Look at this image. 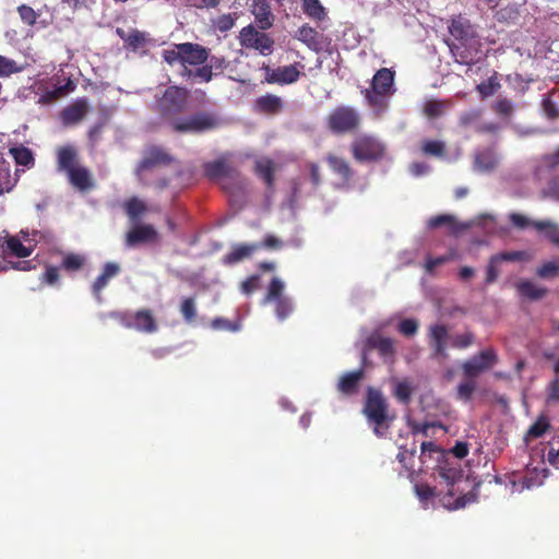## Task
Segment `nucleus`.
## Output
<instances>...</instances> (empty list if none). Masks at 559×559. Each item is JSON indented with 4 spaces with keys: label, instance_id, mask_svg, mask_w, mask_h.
Listing matches in <instances>:
<instances>
[{
    "label": "nucleus",
    "instance_id": "obj_44",
    "mask_svg": "<svg viewBox=\"0 0 559 559\" xmlns=\"http://www.w3.org/2000/svg\"><path fill=\"white\" fill-rule=\"evenodd\" d=\"M237 17V13L222 14L217 16L215 20H213V26L218 32L226 33L235 26Z\"/></svg>",
    "mask_w": 559,
    "mask_h": 559
},
{
    "label": "nucleus",
    "instance_id": "obj_42",
    "mask_svg": "<svg viewBox=\"0 0 559 559\" xmlns=\"http://www.w3.org/2000/svg\"><path fill=\"white\" fill-rule=\"evenodd\" d=\"M438 473L448 486H453L462 478V471L457 467L450 466L449 464L439 466Z\"/></svg>",
    "mask_w": 559,
    "mask_h": 559
},
{
    "label": "nucleus",
    "instance_id": "obj_35",
    "mask_svg": "<svg viewBox=\"0 0 559 559\" xmlns=\"http://www.w3.org/2000/svg\"><path fill=\"white\" fill-rule=\"evenodd\" d=\"M124 211L131 222L136 223L147 211L146 204L136 197H132L124 203Z\"/></svg>",
    "mask_w": 559,
    "mask_h": 559
},
{
    "label": "nucleus",
    "instance_id": "obj_20",
    "mask_svg": "<svg viewBox=\"0 0 559 559\" xmlns=\"http://www.w3.org/2000/svg\"><path fill=\"white\" fill-rule=\"evenodd\" d=\"M302 13L318 26L329 20V11L320 0H300Z\"/></svg>",
    "mask_w": 559,
    "mask_h": 559
},
{
    "label": "nucleus",
    "instance_id": "obj_45",
    "mask_svg": "<svg viewBox=\"0 0 559 559\" xmlns=\"http://www.w3.org/2000/svg\"><path fill=\"white\" fill-rule=\"evenodd\" d=\"M284 283L278 278L274 277L269 284L267 293L264 297V302H271L276 299L283 298Z\"/></svg>",
    "mask_w": 559,
    "mask_h": 559
},
{
    "label": "nucleus",
    "instance_id": "obj_16",
    "mask_svg": "<svg viewBox=\"0 0 559 559\" xmlns=\"http://www.w3.org/2000/svg\"><path fill=\"white\" fill-rule=\"evenodd\" d=\"M88 112V104L85 98H79L61 111V120L66 126L76 124Z\"/></svg>",
    "mask_w": 559,
    "mask_h": 559
},
{
    "label": "nucleus",
    "instance_id": "obj_14",
    "mask_svg": "<svg viewBox=\"0 0 559 559\" xmlns=\"http://www.w3.org/2000/svg\"><path fill=\"white\" fill-rule=\"evenodd\" d=\"M182 68L198 67L207 62L210 50L200 44L181 43Z\"/></svg>",
    "mask_w": 559,
    "mask_h": 559
},
{
    "label": "nucleus",
    "instance_id": "obj_10",
    "mask_svg": "<svg viewBox=\"0 0 559 559\" xmlns=\"http://www.w3.org/2000/svg\"><path fill=\"white\" fill-rule=\"evenodd\" d=\"M159 235L155 227L150 224H134L124 236V245L128 248H135L141 245L155 243Z\"/></svg>",
    "mask_w": 559,
    "mask_h": 559
},
{
    "label": "nucleus",
    "instance_id": "obj_32",
    "mask_svg": "<svg viewBox=\"0 0 559 559\" xmlns=\"http://www.w3.org/2000/svg\"><path fill=\"white\" fill-rule=\"evenodd\" d=\"M58 167L60 170H64L67 173L70 169L78 167L76 163V151L72 146H62L58 150Z\"/></svg>",
    "mask_w": 559,
    "mask_h": 559
},
{
    "label": "nucleus",
    "instance_id": "obj_5",
    "mask_svg": "<svg viewBox=\"0 0 559 559\" xmlns=\"http://www.w3.org/2000/svg\"><path fill=\"white\" fill-rule=\"evenodd\" d=\"M350 152L359 163L379 162L385 156L386 146L374 135L360 134L352 142Z\"/></svg>",
    "mask_w": 559,
    "mask_h": 559
},
{
    "label": "nucleus",
    "instance_id": "obj_25",
    "mask_svg": "<svg viewBox=\"0 0 559 559\" xmlns=\"http://www.w3.org/2000/svg\"><path fill=\"white\" fill-rule=\"evenodd\" d=\"M442 226H447L452 234L456 235L467 229L469 225L456 222L455 217L450 214H440L437 216H432L428 221V227L431 229L440 228Z\"/></svg>",
    "mask_w": 559,
    "mask_h": 559
},
{
    "label": "nucleus",
    "instance_id": "obj_18",
    "mask_svg": "<svg viewBox=\"0 0 559 559\" xmlns=\"http://www.w3.org/2000/svg\"><path fill=\"white\" fill-rule=\"evenodd\" d=\"M395 72L389 68H381L376 72L372 79L371 88L377 93H386L392 95L394 88Z\"/></svg>",
    "mask_w": 559,
    "mask_h": 559
},
{
    "label": "nucleus",
    "instance_id": "obj_48",
    "mask_svg": "<svg viewBox=\"0 0 559 559\" xmlns=\"http://www.w3.org/2000/svg\"><path fill=\"white\" fill-rule=\"evenodd\" d=\"M162 57L166 63L169 66H174L175 63H180L182 67V50L181 44H175L170 49H164L162 51Z\"/></svg>",
    "mask_w": 559,
    "mask_h": 559
},
{
    "label": "nucleus",
    "instance_id": "obj_29",
    "mask_svg": "<svg viewBox=\"0 0 559 559\" xmlns=\"http://www.w3.org/2000/svg\"><path fill=\"white\" fill-rule=\"evenodd\" d=\"M448 338V329L444 325L436 324L430 328V344L436 356L445 355V341Z\"/></svg>",
    "mask_w": 559,
    "mask_h": 559
},
{
    "label": "nucleus",
    "instance_id": "obj_57",
    "mask_svg": "<svg viewBox=\"0 0 559 559\" xmlns=\"http://www.w3.org/2000/svg\"><path fill=\"white\" fill-rule=\"evenodd\" d=\"M474 338L475 336L472 332L459 334L453 338V346L460 349L467 348L474 343Z\"/></svg>",
    "mask_w": 559,
    "mask_h": 559
},
{
    "label": "nucleus",
    "instance_id": "obj_36",
    "mask_svg": "<svg viewBox=\"0 0 559 559\" xmlns=\"http://www.w3.org/2000/svg\"><path fill=\"white\" fill-rule=\"evenodd\" d=\"M86 263L83 254L68 252L63 254L60 267L69 273L80 271Z\"/></svg>",
    "mask_w": 559,
    "mask_h": 559
},
{
    "label": "nucleus",
    "instance_id": "obj_40",
    "mask_svg": "<svg viewBox=\"0 0 559 559\" xmlns=\"http://www.w3.org/2000/svg\"><path fill=\"white\" fill-rule=\"evenodd\" d=\"M413 390L409 381L402 380L396 382L393 394L401 403L408 405L412 400Z\"/></svg>",
    "mask_w": 559,
    "mask_h": 559
},
{
    "label": "nucleus",
    "instance_id": "obj_64",
    "mask_svg": "<svg viewBox=\"0 0 559 559\" xmlns=\"http://www.w3.org/2000/svg\"><path fill=\"white\" fill-rule=\"evenodd\" d=\"M415 491L421 501H427L435 497V489L425 484L416 485Z\"/></svg>",
    "mask_w": 559,
    "mask_h": 559
},
{
    "label": "nucleus",
    "instance_id": "obj_47",
    "mask_svg": "<svg viewBox=\"0 0 559 559\" xmlns=\"http://www.w3.org/2000/svg\"><path fill=\"white\" fill-rule=\"evenodd\" d=\"M476 390L475 379H467L461 382L456 389L457 399L468 402L472 400L473 393Z\"/></svg>",
    "mask_w": 559,
    "mask_h": 559
},
{
    "label": "nucleus",
    "instance_id": "obj_39",
    "mask_svg": "<svg viewBox=\"0 0 559 559\" xmlns=\"http://www.w3.org/2000/svg\"><path fill=\"white\" fill-rule=\"evenodd\" d=\"M533 227L539 231H545L547 239L559 246V227L548 221H536L533 222Z\"/></svg>",
    "mask_w": 559,
    "mask_h": 559
},
{
    "label": "nucleus",
    "instance_id": "obj_12",
    "mask_svg": "<svg viewBox=\"0 0 559 559\" xmlns=\"http://www.w3.org/2000/svg\"><path fill=\"white\" fill-rule=\"evenodd\" d=\"M366 347L367 349H376L385 362L393 364L395 361V342L390 337L373 333L367 337Z\"/></svg>",
    "mask_w": 559,
    "mask_h": 559
},
{
    "label": "nucleus",
    "instance_id": "obj_50",
    "mask_svg": "<svg viewBox=\"0 0 559 559\" xmlns=\"http://www.w3.org/2000/svg\"><path fill=\"white\" fill-rule=\"evenodd\" d=\"M22 68L16 64V62L12 59H9L4 56H0V76H9L13 73L21 72Z\"/></svg>",
    "mask_w": 559,
    "mask_h": 559
},
{
    "label": "nucleus",
    "instance_id": "obj_13",
    "mask_svg": "<svg viewBox=\"0 0 559 559\" xmlns=\"http://www.w3.org/2000/svg\"><path fill=\"white\" fill-rule=\"evenodd\" d=\"M250 12L260 31H267L274 25L275 15L267 0H252Z\"/></svg>",
    "mask_w": 559,
    "mask_h": 559
},
{
    "label": "nucleus",
    "instance_id": "obj_7",
    "mask_svg": "<svg viewBox=\"0 0 559 559\" xmlns=\"http://www.w3.org/2000/svg\"><path fill=\"white\" fill-rule=\"evenodd\" d=\"M360 124L359 114L349 106H338L328 117L329 129L337 134L356 130Z\"/></svg>",
    "mask_w": 559,
    "mask_h": 559
},
{
    "label": "nucleus",
    "instance_id": "obj_19",
    "mask_svg": "<svg viewBox=\"0 0 559 559\" xmlns=\"http://www.w3.org/2000/svg\"><path fill=\"white\" fill-rule=\"evenodd\" d=\"M121 271L117 262H106L102 273L95 278L92 284L93 295L99 299L102 290L108 285L109 281L117 276Z\"/></svg>",
    "mask_w": 559,
    "mask_h": 559
},
{
    "label": "nucleus",
    "instance_id": "obj_15",
    "mask_svg": "<svg viewBox=\"0 0 559 559\" xmlns=\"http://www.w3.org/2000/svg\"><path fill=\"white\" fill-rule=\"evenodd\" d=\"M132 329L146 334H153L158 331V323L153 311L150 309H140L133 312Z\"/></svg>",
    "mask_w": 559,
    "mask_h": 559
},
{
    "label": "nucleus",
    "instance_id": "obj_23",
    "mask_svg": "<svg viewBox=\"0 0 559 559\" xmlns=\"http://www.w3.org/2000/svg\"><path fill=\"white\" fill-rule=\"evenodd\" d=\"M261 248L260 243H240L231 248L230 252L224 255V264H236L245 259L250 258L254 251Z\"/></svg>",
    "mask_w": 559,
    "mask_h": 559
},
{
    "label": "nucleus",
    "instance_id": "obj_28",
    "mask_svg": "<svg viewBox=\"0 0 559 559\" xmlns=\"http://www.w3.org/2000/svg\"><path fill=\"white\" fill-rule=\"evenodd\" d=\"M295 37L304 43L309 49L319 50L320 48L321 36L319 32L307 23L297 29Z\"/></svg>",
    "mask_w": 559,
    "mask_h": 559
},
{
    "label": "nucleus",
    "instance_id": "obj_53",
    "mask_svg": "<svg viewBox=\"0 0 559 559\" xmlns=\"http://www.w3.org/2000/svg\"><path fill=\"white\" fill-rule=\"evenodd\" d=\"M17 12L21 20L28 26H33L36 23L37 14L34 9L26 4L17 7Z\"/></svg>",
    "mask_w": 559,
    "mask_h": 559
},
{
    "label": "nucleus",
    "instance_id": "obj_55",
    "mask_svg": "<svg viewBox=\"0 0 559 559\" xmlns=\"http://www.w3.org/2000/svg\"><path fill=\"white\" fill-rule=\"evenodd\" d=\"M420 460L423 463H426L427 457H431L432 454H442L441 449L431 441H424L420 445Z\"/></svg>",
    "mask_w": 559,
    "mask_h": 559
},
{
    "label": "nucleus",
    "instance_id": "obj_37",
    "mask_svg": "<svg viewBox=\"0 0 559 559\" xmlns=\"http://www.w3.org/2000/svg\"><path fill=\"white\" fill-rule=\"evenodd\" d=\"M9 152L17 165L25 167L34 166L35 158L33 152L28 147L24 145L14 146L11 147Z\"/></svg>",
    "mask_w": 559,
    "mask_h": 559
},
{
    "label": "nucleus",
    "instance_id": "obj_54",
    "mask_svg": "<svg viewBox=\"0 0 559 559\" xmlns=\"http://www.w3.org/2000/svg\"><path fill=\"white\" fill-rule=\"evenodd\" d=\"M397 330L405 336H413L418 331V323L414 319H404L399 323Z\"/></svg>",
    "mask_w": 559,
    "mask_h": 559
},
{
    "label": "nucleus",
    "instance_id": "obj_30",
    "mask_svg": "<svg viewBox=\"0 0 559 559\" xmlns=\"http://www.w3.org/2000/svg\"><path fill=\"white\" fill-rule=\"evenodd\" d=\"M365 98L368 105L374 110L377 116H381L389 107V97L390 94L386 93H377L373 90H365L364 91Z\"/></svg>",
    "mask_w": 559,
    "mask_h": 559
},
{
    "label": "nucleus",
    "instance_id": "obj_34",
    "mask_svg": "<svg viewBox=\"0 0 559 559\" xmlns=\"http://www.w3.org/2000/svg\"><path fill=\"white\" fill-rule=\"evenodd\" d=\"M549 428L550 424L548 418L545 416L538 417L537 420L534 421L527 429L524 441L528 443L532 440L543 437Z\"/></svg>",
    "mask_w": 559,
    "mask_h": 559
},
{
    "label": "nucleus",
    "instance_id": "obj_3",
    "mask_svg": "<svg viewBox=\"0 0 559 559\" xmlns=\"http://www.w3.org/2000/svg\"><path fill=\"white\" fill-rule=\"evenodd\" d=\"M175 162L176 157L167 148L151 144L143 150L142 157L135 166L134 175L141 185L153 186L162 190L169 186V179L162 177L151 181L150 174L156 168L170 166Z\"/></svg>",
    "mask_w": 559,
    "mask_h": 559
},
{
    "label": "nucleus",
    "instance_id": "obj_2",
    "mask_svg": "<svg viewBox=\"0 0 559 559\" xmlns=\"http://www.w3.org/2000/svg\"><path fill=\"white\" fill-rule=\"evenodd\" d=\"M448 29L452 38L445 39V44L454 61L465 66L477 63L481 44L472 22L457 14L449 21Z\"/></svg>",
    "mask_w": 559,
    "mask_h": 559
},
{
    "label": "nucleus",
    "instance_id": "obj_27",
    "mask_svg": "<svg viewBox=\"0 0 559 559\" xmlns=\"http://www.w3.org/2000/svg\"><path fill=\"white\" fill-rule=\"evenodd\" d=\"M325 160L332 171L340 176L344 182L352 179L354 171L345 158L338 157L334 154H328L325 156Z\"/></svg>",
    "mask_w": 559,
    "mask_h": 559
},
{
    "label": "nucleus",
    "instance_id": "obj_61",
    "mask_svg": "<svg viewBox=\"0 0 559 559\" xmlns=\"http://www.w3.org/2000/svg\"><path fill=\"white\" fill-rule=\"evenodd\" d=\"M259 275H252L241 283V292L246 295L252 294L259 285Z\"/></svg>",
    "mask_w": 559,
    "mask_h": 559
},
{
    "label": "nucleus",
    "instance_id": "obj_41",
    "mask_svg": "<svg viewBox=\"0 0 559 559\" xmlns=\"http://www.w3.org/2000/svg\"><path fill=\"white\" fill-rule=\"evenodd\" d=\"M17 181V173L14 177H12L9 166L0 169V195H2L5 192L12 191L13 188L16 186Z\"/></svg>",
    "mask_w": 559,
    "mask_h": 559
},
{
    "label": "nucleus",
    "instance_id": "obj_31",
    "mask_svg": "<svg viewBox=\"0 0 559 559\" xmlns=\"http://www.w3.org/2000/svg\"><path fill=\"white\" fill-rule=\"evenodd\" d=\"M516 289L522 297H525L530 300H539V299L544 298L547 294L546 288L539 287L536 284H534L533 282L527 281V280L521 281L520 283H518Z\"/></svg>",
    "mask_w": 559,
    "mask_h": 559
},
{
    "label": "nucleus",
    "instance_id": "obj_6",
    "mask_svg": "<svg viewBox=\"0 0 559 559\" xmlns=\"http://www.w3.org/2000/svg\"><path fill=\"white\" fill-rule=\"evenodd\" d=\"M238 39L241 47L258 50L262 56L271 55L274 49V39L253 24L242 27Z\"/></svg>",
    "mask_w": 559,
    "mask_h": 559
},
{
    "label": "nucleus",
    "instance_id": "obj_21",
    "mask_svg": "<svg viewBox=\"0 0 559 559\" xmlns=\"http://www.w3.org/2000/svg\"><path fill=\"white\" fill-rule=\"evenodd\" d=\"M284 107L283 99L274 94H265L254 102V109L265 115H277Z\"/></svg>",
    "mask_w": 559,
    "mask_h": 559
},
{
    "label": "nucleus",
    "instance_id": "obj_11",
    "mask_svg": "<svg viewBox=\"0 0 559 559\" xmlns=\"http://www.w3.org/2000/svg\"><path fill=\"white\" fill-rule=\"evenodd\" d=\"M302 69L304 64H301L300 62H295L294 64L289 66L277 67L276 69L265 67V81L270 84L278 85L293 84L299 80Z\"/></svg>",
    "mask_w": 559,
    "mask_h": 559
},
{
    "label": "nucleus",
    "instance_id": "obj_33",
    "mask_svg": "<svg viewBox=\"0 0 559 559\" xmlns=\"http://www.w3.org/2000/svg\"><path fill=\"white\" fill-rule=\"evenodd\" d=\"M421 153L425 156L443 158L447 155V145L443 141L427 139L421 142Z\"/></svg>",
    "mask_w": 559,
    "mask_h": 559
},
{
    "label": "nucleus",
    "instance_id": "obj_56",
    "mask_svg": "<svg viewBox=\"0 0 559 559\" xmlns=\"http://www.w3.org/2000/svg\"><path fill=\"white\" fill-rule=\"evenodd\" d=\"M442 111H443V106L440 102L428 100L425 104L424 114L430 119L441 116Z\"/></svg>",
    "mask_w": 559,
    "mask_h": 559
},
{
    "label": "nucleus",
    "instance_id": "obj_26",
    "mask_svg": "<svg viewBox=\"0 0 559 559\" xmlns=\"http://www.w3.org/2000/svg\"><path fill=\"white\" fill-rule=\"evenodd\" d=\"M254 173L264 181L269 190L273 189L275 180V164L272 159L261 158L255 160Z\"/></svg>",
    "mask_w": 559,
    "mask_h": 559
},
{
    "label": "nucleus",
    "instance_id": "obj_52",
    "mask_svg": "<svg viewBox=\"0 0 559 559\" xmlns=\"http://www.w3.org/2000/svg\"><path fill=\"white\" fill-rule=\"evenodd\" d=\"M480 117L481 110L479 109L466 111L460 116V124L465 128L472 126L476 127V124L479 123Z\"/></svg>",
    "mask_w": 559,
    "mask_h": 559
},
{
    "label": "nucleus",
    "instance_id": "obj_46",
    "mask_svg": "<svg viewBox=\"0 0 559 559\" xmlns=\"http://www.w3.org/2000/svg\"><path fill=\"white\" fill-rule=\"evenodd\" d=\"M276 317L283 321L287 319L294 310L293 301L288 297L274 300Z\"/></svg>",
    "mask_w": 559,
    "mask_h": 559
},
{
    "label": "nucleus",
    "instance_id": "obj_17",
    "mask_svg": "<svg viewBox=\"0 0 559 559\" xmlns=\"http://www.w3.org/2000/svg\"><path fill=\"white\" fill-rule=\"evenodd\" d=\"M365 377L362 368L344 373L337 382V391L346 396H352L358 393L360 382Z\"/></svg>",
    "mask_w": 559,
    "mask_h": 559
},
{
    "label": "nucleus",
    "instance_id": "obj_24",
    "mask_svg": "<svg viewBox=\"0 0 559 559\" xmlns=\"http://www.w3.org/2000/svg\"><path fill=\"white\" fill-rule=\"evenodd\" d=\"M179 75L187 81H191L192 83H209L212 81L215 73L211 72V67H207L205 62L204 64L198 66L194 70L189 67L180 68Z\"/></svg>",
    "mask_w": 559,
    "mask_h": 559
},
{
    "label": "nucleus",
    "instance_id": "obj_59",
    "mask_svg": "<svg viewBox=\"0 0 559 559\" xmlns=\"http://www.w3.org/2000/svg\"><path fill=\"white\" fill-rule=\"evenodd\" d=\"M559 272V264L556 262H547L537 269V275L547 278L556 275Z\"/></svg>",
    "mask_w": 559,
    "mask_h": 559
},
{
    "label": "nucleus",
    "instance_id": "obj_8",
    "mask_svg": "<svg viewBox=\"0 0 559 559\" xmlns=\"http://www.w3.org/2000/svg\"><path fill=\"white\" fill-rule=\"evenodd\" d=\"M498 362V355L492 347L486 348L462 364L465 378L475 379L480 373L490 370Z\"/></svg>",
    "mask_w": 559,
    "mask_h": 559
},
{
    "label": "nucleus",
    "instance_id": "obj_62",
    "mask_svg": "<svg viewBox=\"0 0 559 559\" xmlns=\"http://www.w3.org/2000/svg\"><path fill=\"white\" fill-rule=\"evenodd\" d=\"M41 280L49 285H55L59 281V269L52 265L47 266Z\"/></svg>",
    "mask_w": 559,
    "mask_h": 559
},
{
    "label": "nucleus",
    "instance_id": "obj_9",
    "mask_svg": "<svg viewBox=\"0 0 559 559\" xmlns=\"http://www.w3.org/2000/svg\"><path fill=\"white\" fill-rule=\"evenodd\" d=\"M204 174L211 180L224 179V181H236L239 188L243 186V178L240 173L235 170L225 159H216L204 164ZM223 189L229 190L226 182H223Z\"/></svg>",
    "mask_w": 559,
    "mask_h": 559
},
{
    "label": "nucleus",
    "instance_id": "obj_58",
    "mask_svg": "<svg viewBox=\"0 0 559 559\" xmlns=\"http://www.w3.org/2000/svg\"><path fill=\"white\" fill-rule=\"evenodd\" d=\"M525 257V253L522 251H508V252H501L499 254L493 255V262H513V261H521Z\"/></svg>",
    "mask_w": 559,
    "mask_h": 559
},
{
    "label": "nucleus",
    "instance_id": "obj_22",
    "mask_svg": "<svg viewBox=\"0 0 559 559\" xmlns=\"http://www.w3.org/2000/svg\"><path fill=\"white\" fill-rule=\"evenodd\" d=\"M68 174L70 183L80 191H88L94 188V180L86 167L78 166Z\"/></svg>",
    "mask_w": 559,
    "mask_h": 559
},
{
    "label": "nucleus",
    "instance_id": "obj_43",
    "mask_svg": "<svg viewBox=\"0 0 559 559\" xmlns=\"http://www.w3.org/2000/svg\"><path fill=\"white\" fill-rule=\"evenodd\" d=\"M180 313L187 323H192L197 318V305L193 297H187L181 300Z\"/></svg>",
    "mask_w": 559,
    "mask_h": 559
},
{
    "label": "nucleus",
    "instance_id": "obj_51",
    "mask_svg": "<svg viewBox=\"0 0 559 559\" xmlns=\"http://www.w3.org/2000/svg\"><path fill=\"white\" fill-rule=\"evenodd\" d=\"M500 87L499 82L496 76H491L487 82H481L477 85V91L481 95V97H488L496 93V91Z\"/></svg>",
    "mask_w": 559,
    "mask_h": 559
},
{
    "label": "nucleus",
    "instance_id": "obj_4",
    "mask_svg": "<svg viewBox=\"0 0 559 559\" xmlns=\"http://www.w3.org/2000/svg\"><path fill=\"white\" fill-rule=\"evenodd\" d=\"M362 414L367 419L368 426L379 438L388 435L395 419V415L390 414L389 403L382 392L373 388H368L367 390Z\"/></svg>",
    "mask_w": 559,
    "mask_h": 559
},
{
    "label": "nucleus",
    "instance_id": "obj_38",
    "mask_svg": "<svg viewBox=\"0 0 559 559\" xmlns=\"http://www.w3.org/2000/svg\"><path fill=\"white\" fill-rule=\"evenodd\" d=\"M5 249L3 250L5 253L17 258H27L31 255L32 250L26 248L22 241L15 237L11 236L5 240Z\"/></svg>",
    "mask_w": 559,
    "mask_h": 559
},
{
    "label": "nucleus",
    "instance_id": "obj_1",
    "mask_svg": "<svg viewBox=\"0 0 559 559\" xmlns=\"http://www.w3.org/2000/svg\"><path fill=\"white\" fill-rule=\"evenodd\" d=\"M190 93L187 88L170 85L156 99V111L170 129L180 134H201L219 127V117L212 111L201 110L182 117Z\"/></svg>",
    "mask_w": 559,
    "mask_h": 559
},
{
    "label": "nucleus",
    "instance_id": "obj_49",
    "mask_svg": "<svg viewBox=\"0 0 559 559\" xmlns=\"http://www.w3.org/2000/svg\"><path fill=\"white\" fill-rule=\"evenodd\" d=\"M146 44V35L138 29H131L126 38V45L132 50H138Z\"/></svg>",
    "mask_w": 559,
    "mask_h": 559
},
{
    "label": "nucleus",
    "instance_id": "obj_63",
    "mask_svg": "<svg viewBox=\"0 0 559 559\" xmlns=\"http://www.w3.org/2000/svg\"><path fill=\"white\" fill-rule=\"evenodd\" d=\"M493 109L498 115L509 116L512 112L513 106L509 99H499L495 103Z\"/></svg>",
    "mask_w": 559,
    "mask_h": 559
},
{
    "label": "nucleus",
    "instance_id": "obj_60",
    "mask_svg": "<svg viewBox=\"0 0 559 559\" xmlns=\"http://www.w3.org/2000/svg\"><path fill=\"white\" fill-rule=\"evenodd\" d=\"M546 396L547 402H558L559 403V378L556 377L552 379L547 388H546Z\"/></svg>",
    "mask_w": 559,
    "mask_h": 559
}]
</instances>
